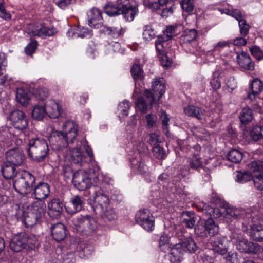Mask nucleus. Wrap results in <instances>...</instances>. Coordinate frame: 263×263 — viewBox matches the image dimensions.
<instances>
[{"label":"nucleus","instance_id":"obj_22","mask_svg":"<svg viewBox=\"0 0 263 263\" xmlns=\"http://www.w3.org/2000/svg\"><path fill=\"white\" fill-rule=\"evenodd\" d=\"M237 59L238 64L242 68L248 70H254V63L247 52L242 51L238 53Z\"/></svg>","mask_w":263,"mask_h":263},{"label":"nucleus","instance_id":"obj_31","mask_svg":"<svg viewBox=\"0 0 263 263\" xmlns=\"http://www.w3.org/2000/svg\"><path fill=\"white\" fill-rule=\"evenodd\" d=\"M250 236L254 241H263V226L250 224Z\"/></svg>","mask_w":263,"mask_h":263},{"label":"nucleus","instance_id":"obj_20","mask_svg":"<svg viewBox=\"0 0 263 263\" xmlns=\"http://www.w3.org/2000/svg\"><path fill=\"white\" fill-rule=\"evenodd\" d=\"M26 233H20L14 236L11 240L9 247L10 249L15 252L21 251L26 247Z\"/></svg>","mask_w":263,"mask_h":263},{"label":"nucleus","instance_id":"obj_11","mask_svg":"<svg viewBox=\"0 0 263 263\" xmlns=\"http://www.w3.org/2000/svg\"><path fill=\"white\" fill-rule=\"evenodd\" d=\"M49 141L52 148L57 151H62L68 146V142L63 132L57 130L53 132L49 137Z\"/></svg>","mask_w":263,"mask_h":263},{"label":"nucleus","instance_id":"obj_64","mask_svg":"<svg viewBox=\"0 0 263 263\" xmlns=\"http://www.w3.org/2000/svg\"><path fill=\"white\" fill-rule=\"evenodd\" d=\"M224 258L226 260L227 263H238V255L236 252H229Z\"/></svg>","mask_w":263,"mask_h":263},{"label":"nucleus","instance_id":"obj_27","mask_svg":"<svg viewBox=\"0 0 263 263\" xmlns=\"http://www.w3.org/2000/svg\"><path fill=\"white\" fill-rule=\"evenodd\" d=\"M15 166L7 161L4 162L1 166V172L3 177L6 179H10L13 177L16 178V175L18 173H16Z\"/></svg>","mask_w":263,"mask_h":263},{"label":"nucleus","instance_id":"obj_21","mask_svg":"<svg viewBox=\"0 0 263 263\" xmlns=\"http://www.w3.org/2000/svg\"><path fill=\"white\" fill-rule=\"evenodd\" d=\"M88 23L90 27L96 28L101 27L103 25L102 12L97 8H92L89 11Z\"/></svg>","mask_w":263,"mask_h":263},{"label":"nucleus","instance_id":"obj_32","mask_svg":"<svg viewBox=\"0 0 263 263\" xmlns=\"http://www.w3.org/2000/svg\"><path fill=\"white\" fill-rule=\"evenodd\" d=\"M182 223L190 229L195 226L196 217L194 212L192 211H184L182 213Z\"/></svg>","mask_w":263,"mask_h":263},{"label":"nucleus","instance_id":"obj_28","mask_svg":"<svg viewBox=\"0 0 263 263\" xmlns=\"http://www.w3.org/2000/svg\"><path fill=\"white\" fill-rule=\"evenodd\" d=\"M96 213L100 214L105 221H112L117 218L116 212L109 205L96 212Z\"/></svg>","mask_w":263,"mask_h":263},{"label":"nucleus","instance_id":"obj_35","mask_svg":"<svg viewBox=\"0 0 263 263\" xmlns=\"http://www.w3.org/2000/svg\"><path fill=\"white\" fill-rule=\"evenodd\" d=\"M183 252L180 248V246L175 245L171 250L169 258L171 263H180L182 259Z\"/></svg>","mask_w":263,"mask_h":263},{"label":"nucleus","instance_id":"obj_6","mask_svg":"<svg viewBox=\"0 0 263 263\" xmlns=\"http://www.w3.org/2000/svg\"><path fill=\"white\" fill-rule=\"evenodd\" d=\"M70 153V161L80 166L90 162L93 157L92 152L89 147L86 148L85 152H83L80 147H76L72 148Z\"/></svg>","mask_w":263,"mask_h":263},{"label":"nucleus","instance_id":"obj_25","mask_svg":"<svg viewBox=\"0 0 263 263\" xmlns=\"http://www.w3.org/2000/svg\"><path fill=\"white\" fill-rule=\"evenodd\" d=\"M46 114L51 118H57L60 116L61 108L60 105L54 100H49L46 105Z\"/></svg>","mask_w":263,"mask_h":263},{"label":"nucleus","instance_id":"obj_9","mask_svg":"<svg viewBox=\"0 0 263 263\" xmlns=\"http://www.w3.org/2000/svg\"><path fill=\"white\" fill-rule=\"evenodd\" d=\"M73 183L80 191H85L90 187L91 182L88 175L84 170H78L73 175Z\"/></svg>","mask_w":263,"mask_h":263},{"label":"nucleus","instance_id":"obj_49","mask_svg":"<svg viewBox=\"0 0 263 263\" xmlns=\"http://www.w3.org/2000/svg\"><path fill=\"white\" fill-rule=\"evenodd\" d=\"M253 179V177L249 172H238L236 174V181L243 183Z\"/></svg>","mask_w":263,"mask_h":263},{"label":"nucleus","instance_id":"obj_56","mask_svg":"<svg viewBox=\"0 0 263 263\" xmlns=\"http://www.w3.org/2000/svg\"><path fill=\"white\" fill-rule=\"evenodd\" d=\"M238 22L240 34L242 36H246L249 32L250 26L244 19H241Z\"/></svg>","mask_w":263,"mask_h":263},{"label":"nucleus","instance_id":"obj_42","mask_svg":"<svg viewBox=\"0 0 263 263\" xmlns=\"http://www.w3.org/2000/svg\"><path fill=\"white\" fill-rule=\"evenodd\" d=\"M226 213L234 218H243L245 211L242 209L234 207H228L227 209H223Z\"/></svg>","mask_w":263,"mask_h":263},{"label":"nucleus","instance_id":"obj_51","mask_svg":"<svg viewBox=\"0 0 263 263\" xmlns=\"http://www.w3.org/2000/svg\"><path fill=\"white\" fill-rule=\"evenodd\" d=\"M143 39L146 41H151L155 36V34L151 25H146L144 27L143 32Z\"/></svg>","mask_w":263,"mask_h":263},{"label":"nucleus","instance_id":"obj_33","mask_svg":"<svg viewBox=\"0 0 263 263\" xmlns=\"http://www.w3.org/2000/svg\"><path fill=\"white\" fill-rule=\"evenodd\" d=\"M184 114L189 116L196 118L199 120L202 119L203 113L202 109L197 106L189 105L184 108Z\"/></svg>","mask_w":263,"mask_h":263},{"label":"nucleus","instance_id":"obj_14","mask_svg":"<svg viewBox=\"0 0 263 263\" xmlns=\"http://www.w3.org/2000/svg\"><path fill=\"white\" fill-rule=\"evenodd\" d=\"M50 193L49 185L43 182H40L35 186L33 195L35 199L36 202H44V200L47 199Z\"/></svg>","mask_w":263,"mask_h":263},{"label":"nucleus","instance_id":"obj_12","mask_svg":"<svg viewBox=\"0 0 263 263\" xmlns=\"http://www.w3.org/2000/svg\"><path fill=\"white\" fill-rule=\"evenodd\" d=\"M10 119L13 126L19 130H23L28 125V120L24 112L20 110H15L11 112Z\"/></svg>","mask_w":263,"mask_h":263},{"label":"nucleus","instance_id":"obj_53","mask_svg":"<svg viewBox=\"0 0 263 263\" xmlns=\"http://www.w3.org/2000/svg\"><path fill=\"white\" fill-rule=\"evenodd\" d=\"M180 5L183 11L191 12L194 8V0H181Z\"/></svg>","mask_w":263,"mask_h":263},{"label":"nucleus","instance_id":"obj_46","mask_svg":"<svg viewBox=\"0 0 263 263\" xmlns=\"http://www.w3.org/2000/svg\"><path fill=\"white\" fill-rule=\"evenodd\" d=\"M105 12L109 16H114L121 14V11L117 6L111 4H107L104 7Z\"/></svg>","mask_w":263,"mask_h":263},{"label":"nucleus","instance_id":"obj_5","mask_svg":"<svg viewBox=\"0 0 263 263\" xmlns=\"http://www.w3.org/2000/svg\"><path fill=\"white\" fill-rule=\"evenodd\" d=\"M165 91V85L163 78L155 79L152 83V91L145 90L144 93L151 105L159 100Z\"/></svg>","mask_w":263,"mask_h":263},{"label":"nucleus","instance_id":"obj_37","mask_svg":"<svg viewBox=\"0 0 263 263\" xmlns=\"http://www.w3.org/2000/svg\"><path fill=\"white\" fill-rule=\"evenodd\" d=\"M138 12L136 7H131L130 6L127 8L121 11V14H122L124 18L128 22L132 21Z\"/></svg>","mask_w":263,"mask_h":263},{"label":"nucleus","instance_id":"obj_29","mask_svg":"<svg viewBox=\"0 0 263 263\" xmlns=\"http://www.w3.org/2000/svg\"><path fill=\"white\" fill-rule=\"evenodd\" d=\"M177 245L180 246V248L182 250V252L184 251L190 253H194L198 249L197 245L193 239L191 237L185 238Z\"/></svg>","mask_w":263,"mask_h":263},{"label":"nucleus","instance_id":"obj_18","mask_svg":"<svg viewBox=\"0 0 263 263\" xmlns=\"http://www.w3.org/2000/svg\"><path fill=\"white\" fill-rule=\"evenodd\" d=\"M84 203V198L82 196L74 195L65 206L66 211L69 214H74L82 210Z\"/></svg>","mask_w":263,"mask_h":263},{"label":"nucleus","instance_id":"obj_7","mask_svg":"<svg viewBox=\"0 0 263 263\" xmlns=\"http://www.w3.org/2000/svg\"><path fill=\"white\" fill-rule=\"evenodd\" d=\"M136 222L147 231H152L154 229L155 219L147 209L138 211L135 215Z\"/></svg>","mask_w":263,"mask_h":263},{"label":"nucleus","instance_id":"obj_19","mask_svg":"<svg viewBox=\"0 0 263 263\" xmlns=\"http://www.w3.org/2000/svg\"><path fill=\"white\" fill-rule=\"evenodd\" d=\"M50 230L53 238L58 242L64 240L66 237L67 229L62 223L58 222L52 224Z\"/></svg>","mask_w":263,"mask_h":263},{"label":"nucleus","instance_id":"obj_50","mask_svg":"<svg viewBox=\"0 0 263 263\" xmlns=\"http://www.w3.org/2000/svg\"><path fill=\"white\" fill-rule=\"evenodd\" d=\"M249 167L253 172L263 173V161L254 160L249 164Z\"/></svg>","mask_w":263,"mask_h":263},{"label":"nucleus","instance_id":"obj_38","mask_svg":"<svg viewBox=\"0 0 263 263\" xmlns=\"http://www.w3.org/2000/svg\"><path fill=\"white\" fill-rule=\"evenodd\" d=\"M227 157L229 161L238 163L241 161L243 158V153L238 150L233 149L229 152Z\"/></svg>","mask_w":263,"mask_h":263},{"label":"nucleus","instance_id":"obj_10","mask_svg":"<svg viewBox=\"0 0 263 263\" xmlns=\"http://www.w3.org/2000/svg\"><path fill=\"white\" fill-rule=\"evenodd\" d=\"M204 230H200L199 226H196L194 228L195 234L198 236H214L217 235L219 232V227L215 223L214 220L210 218L207 219L204 224Z\"/></svg>","mask_w":263,"mask_h":263},{"label":"nucleus","instance_id":"obj_60","mask_svg":"<svg viewBox=\"0 0 263 263\" xmlns=\"http://www.w3.org/2000/svg\"><path fill=\"white\" fill-rule=\"evenodd\" d=\"M158 58L160 60L162 66L166 68L170 67L172 64V60L168 57L167 55L165 53L162 55H158Z\"/></svg>","mask_w":263,"mask_h":263},{"label":"nucleus","instance_id":"obj_17","mask_svg":"<svg viewBox=\"0 0 263 263\" xmlns=\"http://www.w3.org/2000/svg\"><path fill=\"white\" fill-rule=\"evenodd\" d=\"M93 198L95 202L97 204L95 209L96 212L109 205L110 200L108 197L101 190H95Z\"/></svg>","mask_w":263,"mask_h":263},{"label":"nucleus","instance_id":"obj_57","mask_svg":"<svg viewBox=\"0 0 263 263\" xmlns=\"http://www.w3.org/2000/svg\"><path fill=\"white\" fill-rule=\"evenodd\" d=\"M211 245V249L213 250L215 253L221 255L227 254L228 250L224 246H219L217 242H212Z\"/></svg>","mask_w":263,"mask_h":263},{"label":"nucleus","instance_id":"obj_4","mask_svg":"<svg viewBox=\"0 0 263 263\" xmlns=\"http://www.w3.org/2000/svg\"><path fill=\"white\" fill-rule=\"evenodd\" d=\"M46 204L45 202H34L28 208L24 216V221L28 227H32L41 222L45 215Z\"/></svg>","mask_w":263,"mask_h":263},{"label":"nucleus","instance_id":"obj_2","mask_svg":"<svg viewBox=\"0 0 263 263\" xmlns=\"http://www.w3.org/2000/svg\"><path fill=\"white\" fill-rule=\"evenodd\" d=\"M72 222L74 230L83 236L92 235L98 228L95 218L88 214L77 215L73 218Z\"/></svg>","mask_w":263,"mask_h":263},{"label":"nucleus","instance_id":"obj_3","mask_svg":"<svg viewBox=\"0 0 263 263\" xmlns=\"http://www.w3.org/2000/svg\"><path fill=\"white\" fill-rule=\"evenodd\" d=\"M35 180V177L30 173L23 171L16 175L13 181V187L17 192L26 195L32 191Z\"/></svg>","mask_w":263,"mask_h":263},{"label":"nucleus","instance_id":"obj_44","mask_svg":"<svg viewBox=\"0 0 263 263\" xmlns=\"http://www.w3.org/2000/svg\"><path fill=\"white\" fill-rule=\"evenodd\" d=\"M250 135L254 141L263 139V126H255L251 130Z\"/></svg>","mask_w":263,"mask_h":263},{"label":"nucleus","instance_id":"obj_39","mask_svg":"<svg viewBox=\"0 0 263 263\" xmlns=\"http://www.w3.org/2000/svg\"><path fill=\"white\" fill-rule=\"evenodd\" d=\"M198 35L195 29L185 30L181 35L182 41L185 43H190L196 39Z\"/></svg>","mask_w":263,"mask_h":263},{"label":"nucleus","instance_id":"obj_58","mask_svg":"<svg viewBox=\"0 0 263 263\" xmlns=\"http://www.w3.org/2000/svg\"><path fill=\"white\" fill-rule=\"evenodd\" d=\"M255 186L260 190H263V173L255 175L253 179Z\"/></svg>","mask_w":263,"mask_h":263},{"label":"nucleus","instance_id":"obj_43","mask_svg":"<svg viewBox=\"0 0 263 263\" xmlns=\"http://www.w3.org/2000/svg\"><path fill=\"white\" fill-rule=\"evenodd\" d=\"M16 99L18 102L22 105H26L28 103L29 98L27 93L22 88L16 90Z\"/></svg>","mask_w":263,"mask_h":263},{"label":"nucleus","instance_id":"obj_36","mask_svg":"<svg viewBox=\"0 0 263 263\" xmlns=\"http://www.w3.org/2000/svg\"><path fill=\"white\" fill-rule=\"evenodd\" d=\"M130 72L133 79L136 82L141 81L144 79L143 70L141 67L137 64H135L133 65L130 69Z\"/></svg>","mask_w":263,"mask_h":263},{"label":"nucleus","instance_id":"obj_30","mask_svg":"<svg viewBox=\"0 0 263 263\" xmlns=\"http://www.w3.org/2000/svg\"><path fill=\"white\" fill-rule=\"evenodd\" d=\"M251 93L248 95V98L253 101L255 99L256 96L259 95L263 89L262 82L258 79H255L250 85Z\"/></svg>","mask_w":263,"mask_h":263},{"label":"nucleus","instance_id":"obj_55","mask_svg":"<svg viewBox=\"0 0 263 263\" xmlns=\"http://www.w3.org/2000/svg\"><path fill=\"white\" fill-rule=\"evenodd\" d=\"M130 107V104L129 102L124 100L119 104L118 110L123 116H127Z\"/></svg>","mask_w":263,"mask_h":263},{"label":"nucleus","instance_id":"obj_26","mask_svg":"<svg viewBox=\"0 0 263 263\" xmlns=\"http://www.w3.org/2000/svg\"><path fill=\"white\" fill-rule=\"evenodd\" d=\"M103 32L110 38L116 39L122 36L125 32V29L120 25H116L111 27L104 26Z\"/></svg>","mask_w":263,"mask_h":263},{"label":"nucleus","instance_id":"obj_61","mask_svg":"<svg viewBox=\"0 0 263 263\" xmlns=\"http://www.w3.org/2000/svg\"><path fill=\"white\" fill-rule=\"evenodd\" d=\"M62 174L66 180L70 179L71 177L73 178V170L70 165H64L62 167Z\"/></svg>","mask_w":263,"mask_h":263},{"label":"nucleus","instance_id":"obj_16","mask_svg":"<svg viewBox=\"0 0 263 263\" xmlns=\"http://www.w3.org/2000/svg\"><path fill=\"white\" fill-rule=\"evenodd\" d=\"M63 204L60 199L54 198L48 203V213L52 219L59 218L63 212Z\"/></svg>","mask_w":263,"mask_h":263},{"label":"nucleus","instance_id":"obj_54","mask_svg":"<svg viewBox=\"0 0 263 263\" xmlns=\"http://www.w3.org/2000/svg\"><path fill=\"white\" fill-rule=\"evenodd\" d=\"M49 92L45 88H39L34 91V96L39 100H44L48 97Z\"/></svg>","mask_w":263,"mask_h":263},{"label":"nucleus","instance_id":"obj_59","mask_svg":"<svg viewBox=\"0 0 263 263\" xmlns=\"http://www.w3.org/2000/svg\"><path fill=\"white\" fill-rule=\"evenodd\" d=\"M251 54L254 56L257 60L260 61L263 59V51L257 46H254L250 48Z\"/></svg>","mask_w":263,"mask_h":263},{"label":"nucleus","instance_id":"obj_23","mask_svg":"<svg viewBox=\"0 0 263 263\" xmlns=\"http://www.w3.org/2000/svg\"><path fill=\"white\" fill-rule=\"evenodd\" d=\"M56 31L54 28H49L43 25H37L34 29H33L28 33L32 36H38L39 37L45 38L46 36H52L54 35Z\"/></svg>","mask_w":263,"mask_h":263},{"label":"nucleus","instance_id":"obj_48","mask_svg":"<svg viewBox=\"0 0 263 263\" xmlns=\"http://www.w3.org/2000/svg\"><path fill=\"white\" fill-rule=\"evenodd\" d=\"M165 38L162 36H158L157 39L155 41V47L158 52V56L165 53L164 49L163 43L166 41Z\"/></svg>","mask_w":263,"mask_h":263},{"label":"nucleus","instance_id":"obj_1","mask_svg":"<svg viewBox=\"0 0 263 263\" xmlns=\"http://www.w3.org/2000/svg\"><path fill=\"white\" fill-rule=\"evenodd\" d=\"M26 151L30 159L36 162H41L48 157L49 149L46 139L35 137L29 140Z\"/></svg>","mask_w":263,"mask_h":263},{"label":"nucleus","instance_id":"obj_62","mask_svg":"<svg viewBox=\"0 0 263 263\" xmlns=\"http://www.w3.org/2000/svg\"><path fill=\"white\" fill-rule=\"evenodd\" d=\"M176 29V27L173 25L167 26L165 30L166 34H164L163 36L164 37L167 41L171 39L177 34L175 32Z\"/></svg>","mask_w":263,"mask_h":263},{"label":"nucleus","instance_id":"obj_45","mask_svg":"<svg viewBox=\"0 0 263 263\" xmlns=\"http://www.w3.org/2000/svg\"><path fill=\"white\" fill-rule=\"evenodd\" d=\"M146 99H147L146 98ZM135 104L138 109L143 114L147 112L148 104H149V105L152 106L148 100L146 101L143 97L139 98L136 102Z\"/></svg>","mask_w":263,"mask_h":263},{"label":"nucleus","instance_id":"obj_8","mask_svg":"<svg viewBox=\"0 0 263 263\" xmlns=\"http://www.w3.org/2000/svg\"><path fill=\"white\" fill-rule=\"evenodd\" d=\"M236 248L241 252L249 254H257L262 253L263 248L258 243L242 238L236 243Z\"/></svg>","mask_w":263,"mask_h":263},{"label":"nucleus","instance_id":"obj_52","mask_svg":"<svg viewBox=\"0 0 263 263\" xmlns=\"http://www.w3.org/2000/svg\"><path fill=\"white\" fill-rule=\"evenodd\" d=\"M190 166L191 168L198 170L202 168L203 164L201 161V158L198 156H194L190 162Z\"/></svg>","mask_w":263,"mask_h":263},{"label":"nucleus","instance_id":"obj_15","mask_svg":"<svg viewBox=\"0 0 263 263\" xmlns=\"http://www.w3.org/2000/svg\"><path fill=\"white\" fill-rule=\"evenodd\" d=\"M78 127L72 121H67L63 125V132L65 137L68 145L72 143L77 136Z\"/></svg>","mask_w":263,"mask_h":263},{"label":"nucleus","instance_id":"obj_41","mask_svg":"<svg viewBox=\"0 0 263 263\" xmlns=\"http://www.w3.org/2000/svg\"><path fill=\"white\" fill-rule=\"evenodd\" d=\"M239 119L242 124H248L253 119L252 110L249 108H244L240 112Z\"/></svg>","mask_w":263,"mask_h":263},{"label":"nucleus","instance_id":"obj_63","mask_svg":"<svg viewBox=\"0 0 263 263\" xmlns=\"http://www.w3.org/2000/svg\"><path fill=\"white\" fill-rule=\"evenodd\" d=\"M37 46V42L35 40H32L25 48V52L28 55L33 53Z\"/></svg>","mask_w":263,"mask_h":263},{"label":"nucleus","instance_id":"obj_47","mask_svg":"<svg viewBox=\"0 0 263 263\" xmlns=\"http://www.w3.org/2000/svg\"><path fill=\"white\" fill-rule=\"evenodd\" d=\"M152 152L153 155L157 159H164L166 156V153L164 148L160 146L159 144H157L153 148Z\"/></svg>","mask_w":263,"mask_h":263},{"label":"nucleus","instance_id":"obj_13","mask_svg":"<svg viewBox=\"0 0 263 263\" xmlns=\"http://www.w3.org/2000/svg\"><path fill=\"white\" fill-rule=\"evenodd\" d=\"M5 155L7 161L15 166L22 165L25 159L23 151L18 147L7 151Z\"/></svg>","mask_w":263,"mask_h":263},{"label":"nucleus","instance_id":"obj_40","mask_svg":"<svg viewBox=\"0 0 263 263\" xmlns=\"http://www.w3.org/2000/svg\"><path fill=\"white\" fill-rule=\"evenodd\" d=\"M46 108L43 106L36 105L32 111V117L37 120H42L46 115Z\"/></svg>","mask_w":263,"mask_h":263},{"label":"nucleus","instance_id":"obj_24","mask_svg":"<svg viewBox=\"0 0 263 263\" xmlns=\"http://www.w3.org/2000/svg\"><path fill=\"white\" fill-rule=\"evenodd\" d=\"M54 259L51 260L52 263H74L75 258L72 252L58 253L53 254L52 256Z\"/></svg>","mask_w":263,"mask_h":263},{"label":"nucleus","instance_id":"obj_34","mask_svg":"<svg viewBox=\"0 0 263 263\" xmlns=\"http://www.w3.org/2000/svg\"><path fill=\"white\" fill-rule=\"evenodd\" d=\"M174 0H158V2L153 1L152 0H144V5L147 8L153 11H157L160 9V7L163 6L173 2Z\"/></svg>","mask_w":263,"mask_h":263}]
</instances>
